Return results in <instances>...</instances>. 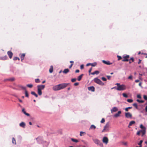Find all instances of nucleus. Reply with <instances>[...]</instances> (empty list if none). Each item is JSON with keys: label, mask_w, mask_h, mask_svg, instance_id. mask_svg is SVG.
<instances>
[{"label": "nucleus", "mask_w": 147, "mask_h": 147, "mask_svg": "<svg viewBox=\"0 0 147 147\" xmlns=\"http://www.w3.org/2000/svg\"><path fill=\"white\" fill-rule=\"evenodd\" d=\"M127 101L129 102V103H131V102H132L133 101V100H132V99H128L127 100Z\"/></svg>", "instance_id": "obj_39"}, {"label": "nucleus", "mask_w": 147, "mask_h": 147, "mask_svg": "<svg viewBox=\"0 0 147 147\" xmlns=\"http://www.w3.org/2000/svg\"><path fill=\"white\" fill-rule=\"evenodd\" d=\"M132 77L131 76H130L128 77V79L130 80H132Z\"/></svg>", "instance_id": "obj_51"}, {"label": "nucleus", "mask_w": 147, "mask_h": 147, "mask_svg": "<svg viewBox=\"0 0 147 147\" xmlns=\"http://www.w3.org/2000/svg\"><path fill=\"white\" fill-rule=\"evenodd\" d=\"M132 108V107H128L126 108L125 109V110L126 111H128L129 109H131Z\"/></svg>", "instance_id": "obj_33"}, {"label": "nucleus", "mask_w": 147, "mask_h": 147, "mask_svg": "<svg viewBox=\"0 0 147 147\" xmlns=\"http://www.w3.org/2000/svg\"><path fill=\"white\" fill-rule=\"evenodd\" d=\"M25 55V53H23L21 55V58L22 61L24 59Z\"/></svg>", "instance_id": "obj_26"}, {"label": "nucleus", "mask_w": 147, "mask_h": 147, "mask_svg": "<svg viewBox=\"0 0 147 147\" xmlns=\"http://www.w3.org/2000/svg\"><path fill=\"white\" fill-rule=\"evenodd\" d=\"M121 111H119L117 113L115 114L114 115L115 117H117L119 116L120 115L121 113Z\"/></svg>", "instance_id": "obj_18"}, {"label": "nucleus", "mask_w": 147, "mask_h": 147, "mask_svg": "<svg viewBox=\"0 0 147 147\" xmlns=\"http://www.w3.org/2000/svg\"><path fill=\"white\" fill-rule=\"evenodd\" d=\"M26 124L25 123L23 122H22L20 123L19 124V125L20 127H21L23 128H24L26 126Z\"/></svg>", "instance_id": "obj_13"}, {"label": "nucleus", "mask_w": 147, "mask_h": 147, "mask_svg": "<svg viewBox=\"0 0 147 147\" xmlns=\"http://www.w3.org/2000/svg\"><path fill=\"white\" fill-rule=\"evenodd\" d=\"M107 77L108 78V79L109 80H110V78L111 77V76H107Z\"/></svg>", "instance_id": "obj_52"}, {"label": "nucleus", "mask_w": 147, "mask_h": 147, "mask_svg": "<svg viewBox=\"0 0 147 147\" xmlns=\"http://www.w3.org/2000/svg\"><path fill=\"white\" fill-rule=\"evenodd\" d=\"M122 94L123 96L124 97L127 98L128 97L127 95L125 93H123Z\"/></svg>", "instance_id": "obj_36"}, {"label": "nucleus", "mask_w": 147, "mask_h": 147, "mask_svg": "<svg viewBox=\"0 0 147 147\" xmlns=\"http://www.w3.org/2000/svg\"><path fill=\"white\" fill-rule=\"evenodd\" d=\"M73 65V64H71V65H70L69 66V68H71V67H72Z\"/></svg>", "instance_id": "obj_62"}, {"label": "nucleus", "mask_w": 147, "mask_h": 147, "mask_svg": "<svg viewBox=\"0 0 147 147\" xmlns=\"http://www.w3.org/2000/svg\"><path fill=\"white\" fill-rule=\"evenodd\" d=\"M91 63H88L87 64L86 66H88L89 65H91Z\"/></svg>", "instance_id": "obj_59"}, {"label": "nucleus", "mask_w": 147, "mask_h": 147, "mask_svg": "<svg viewBox=\"0 0 147 147\" xmlns=\"http://www.w3.org/2000/svg\"><path fill=\"white\" fill-rule=\"evenodd\" d=\"M40 81L39 79H35V82L36 83H39L40 82Z\"/></svg>", "instance_id": "obj_41"}, {"label": "nucleus", "mask_w": 147, "mask_h": 147, "mask_svg": "<svg viewBox=\"0 0 147 147\" xmlns=\"http://www.w3.org/2000/svg\"><path fill=\"white\" fill-rule=\"evenodd\" d=\"M135 122L134 121H130L129 124V126H131L132 125L134 124Z\"/></svg>", "instance_id": "obj_30"}, {"label": "nucleus", "mask_w": 147, "mask_h": 147, "mask_svg": "<svg viewBox=\"0 0 147 147\" xmlns=\"http://www.w3.org/2000/svg\"><path fill=\"white\" fill-rule=\"evenodd\" d=\"M105 121V119L104 118H102V120L100 121V123H104Z\"/></svg>", "instance_id": "obj_37"}, {"label": "nucleus", "mask_w": 147, "mask_h": 147, "mask_svg": "<svg viewBox=\"0 0 147 147\" xmlns=\"http://www.w3.org/2000/svg\"><path fill=\"white\" fill-rule=\"evenodd\" d=\"M7 55H5L3 57H0V59H1L3 60H5L7 59Z\"/></svg>", "instance_id": "obj_20"}, {"label": "nucleus", "mask_w": 147, "mask_h": 147, "mask_svg": "<svg viewBox=\"0 0 147 147\" xmlns=\"http://www.w3.org/2000/svg\"><path fill=\"white\" fill-rule=\"evenodd\" d=\"M102 141L104 143L107 144L109 140L107 137H104L103 138Z\"/></svg>", "instance_id": "obj_7"}, {"label": "nucleus", "mask_w": 147, "mask_h": 147, "mask_svg": "<svg viewBox=\"0 0 147 147\" xmlns=\"http://www.w3.org/2000/svg\"><path fill=\"white\" fill-rule=\"evenodd\" d=\"M145 109L146 111L147 112V105L146 106V107L145 108Z\"/></svg>", "instance_id": "obj_64"}, {"label": "nucleus", "mask_w": 147, "mask_h": 147, "mask_svg": "<svg viewBox=\"0 0 147 147\" xmlns=\"http://www.w3.org/2000/svg\"><path fill=\"white\" fill-rule=\"evenodd\" d=\"M7 54L9 56V58L11 59L12 57L13 54L10 51H8L7 52Z\"/></svg>", "instance_id": "obj_15"}, {"label": "nucleus", "mask_w": 147, "mask_h": 147, "mask_svg": "<svg viewBox=\"0 0 147 147\" xmlns=\"http://www.w3.org/2000/svg\"><path fill=\"white\" fill-rule=\"evenodd\" d=\"M115 85H117L116 90L118 91L124 90L126 89V86L124 84L120 85V83H117Z\"/></svg>", "instance_id": "obj_3"}, {"label": "nucleus", "mask_w": 147, "mask_h": 147, "mask_svg": "<svg viewBox=\"0 0 147 147\" xmlns=\"http://www.w3.org/2000/svg\"><path fill=\"white\" fill-rule=\"evenodd\" d=\"M37 142L39 144H42L43 147H47L49 144V143L46 141L43 140V138L42 137H39L36 138Z\"/></svg>", "instance_id": "obj_2"}, {"label": "nucleus", "mask_w": 147, "mask_h": 147, "mask_svg": "<svg viewBox=\"0 0 147 147\" xmlns=\"http://www.w3.org/2000/svg\"><path fill=\"white\" fill-rule=\"evenodd\" d=\"M71 140L72 141L75 143H77L78 142V140L74 138H71Z\"/></svg>", "instance_id": "obj_25"}, {"label": "nucleus", "mask_w": 147, "mask_h": 147, "mask_svg": "<svg viewBox=\"0 0 147 147\" xmlns=\"http://www.w3.org/2000/svg\"><path fill=\"white\" fill-rule=\"evenodd\" d=\"M80 68L81 69H83V64H82L80 66Z\"/></svg>", "instance_id": "obj_63"}, {"label": "nucleus", "mask_w": 147, "mask_h": 147, "mask_svg": "<svg viewBox=\"0 0 147 147\" xmlns=\"http://www.w3.org/2000/svg\"><path fill=\"white\" fill-rule=\"evenodd\" d=\"M117 57L118 58V60H119L121 59L122 57L121 56L119 55H117Z\"/></svg>", "instance_id": "obj_46"}, {"label": "nucleus", "mask_w": 147, "mask_h": 147, "mask_svg": "<svg viewBox=\"0 0 147 147\" xmlns=\"http://www.w3.org/2000/svg\"><path fill=\"white\" fill-rule=\"evenodd\" d=\"M140 127L142 129V130H145V133L146 132V128L144 127L142 124H141L140 125Z\"/></svg>", "instance_id": "obj_21"}, {"label": "nucleus", "mask_w": 147, "mask_h": 147, "mask_svg": "<svg viewBox=\"0 0 147 147\" xmlns=\"http://www.w3.org/2000/svg\"><path fill=\"white\" fill-rule=\"evenodd\" d=\"M143 142V141L141 140L138 144L140 146H142V144Z\"/></svg>", "instance_id": "obj_43"}, {"label": "nucleus", "mask_w": 147, "mask_h": 147, "mask_svg": "<svg viewBox=\"0 0 147 147\" xmlns=\"http://www.w3.org/2000/svg\"><path fill=\"white\" fill-rule=\"evenodd\" d=\"M92 69V67H91L90 69L89 70V74H91V71Z\"/></svg>", "instance_id": "obj_50"}, {"label": "nucleus", "mask_w": 147, "mask_h": 147, "mask_svg": "<svg viewBox=\"0 0 147 147\" xmlns=\"http://www.w3.org/2000/svg\"><path fill=\"white\" fill-rule=\"evenodd\" d=\"M102 62L104 64L107 65H110L112 64V63H110L109 61H105L103 60L102 61Z\"/></svg>", "instance_id": "obj_14"}, {"label": "nucleus", "mask_w": 147, "mask_h": 147, "mask_svg": "<svg viewBox=\"0 0 147 147\" xmlns=\"http://www.w3.org/2000/svg\"><path fill=\"white\" fill-rule=\"evenodd\" d=\"M130 60H131L132 61V62H134V58L133 57H131L130 58Z\"/></svg>", "instance_id": "obj_54"}, {"label": "nucleus", "mask_w": 147, "mask_h": 147, "mask_svg": "<svg viewBox=\"0 0 147 147\" xmlns=\"http://www.w3.org/2000/svg\"><path fill=\"white\" fill-rule=\"evenodd\" d=\"M140 133H142V136H143L146 133H145V130H141L137 132V134L138 135H140Z\"/></svg>", "instance_id": "obj_8"}, {"label": "nucleus", "mask_w": 147, "mask_h": 147, "mask_svg": "<svg viewBox=\"0 0 147 147\" xmlns=\"http://www.w3.org/2000/svg\"><path fill=\"white\" fill-rule=\"evenodd\" d=\"M118 110V109L117 107H114L111 110V113H113L114 112H116Z\"/></svg>", "instance_id": "obj_16"}, {"label": "nucleus", "mask_w": 147, "mask_h": 147, "mask_svg": "<svg viewBox=\"0 0 147 147\" xmlns=\"http://www.w3.org/2000/svg\"><path fill=\"white\" fill-rule=\"evenodd\" d=\"M38 93L39 95H41L42 94L41 90H38Z\"/></svg>", "instance_id": "obj_32"}, {"label": "nucleus", "mask_w": 147, "mask_h": 147, "mask_svg": "<svg viewBox=\"0 0 147 147\" xmlns=\"http://www.w3.org/2000/svg\"><path fill=\"white\" fill-rule=\"evenodd\" d=\"M143 98L145 100H147V96H146V95H144Z\"/></svg>", "instance_id": "obj_48"}, {"label": "nucleus", "mask_w": 147, "mask_h": 147, "mask_svg": "<svg viewBox=\"0 0 147 147\" xmlns=\"http://www.w3.org/2000/svg\"><path fill=\"white\" fill-rule=\"evenodd\" d=\"M53 71V67L51 65V66L49 70V71L50 73H52Z\"/></svg>", "instance_id": "obj_27"}, {"label": "nucleus", "mask_w": 147, "mask_h": 147, "mask_svg": "<svg viewBox=\"0 0 147 147\" xmlns=\"http://www.w3.org/2000/svg\"><path fill=\"white\" fill-rule=\"evenodd\" d=\"M125 117L127 118H131L132 116V115L129 112L126 113L125 114Z\"/></svg>", "instance_id": "obj_10"}, {"label": "nucleus", "mask_w": 147, "mask_h": 147, "mask_svg": "<svg viewBox=\"0 0 147 147\" xmlns=\"http://www.w3.org/2000/svg\"><path fill=\"white\" fill-rule=\"evenodd\" d=\"M91 65L93 67L96 66L97 65L96 63L95 62L93 63H91Z\"/></svg>", "instance_id": "obj_35"}, {"label": "nucleus", "mask_w": 147, "mask_h": 147, "mask_svg": "<svg viewBox=\"0 0 147 147\" xmlns=\"http://www.w3.org/2000/svg\"><path fill=\"white\" fill-rule=\"evenodd\" d=\"M69 71V70L68 69H65L63 71V73L65 74H67Z\"/></svg>", "instance_id": "obj_24"}, {"label": "nucleus", "mask_w": 147, "mask_h": 147, "mask_svg": "<svg viewBox=\"0 0 147 147\" xmlns=\"http://www.w3.org/2000/svg\"><path fill=\"white\" fill-rule=\"evenodd\" d=\"M25 96L26 97H28V92L26 90H25Z\"/></svg>", "instance_id": "obj_38"}, {"label": "nucleus", "mask_w": 147, "mask_h": 147, "mask_svg": "<svg viewBox=\"0 0 147 147\" xmlns=\"http://www.w3.org/2000/svg\"><path fill=\"white\" fill-rule=\"evenodd\" d=\"M94 82L96 83L101 86L104 85V83L102 82L100 79L97 78H94L93 80Z\"/></svg>", "instance_id": "obj_5"}, {"label": "nucleus", "mask_w": 147, "mask_h": 147, "mask_svg": "<svg viewBox=\"0 0 147 147\" xmlns=\"http://www.w3.org/2000/svg\"><path fill=\"white\" fill-rule=\"evenodd\" d=\"M76 78H72L71 79V82H73L76 81Z\"/></svg>", "instance_id": "obj_45"}, {"label": "nucleus", "mask_w": 147, "mask_h": 147, "mask_svg": "<svg viewBox=\"0 0 147 147\" xmlns=\"http://www.w3.org/2000/svg\"><path fill=\"white\" fill-rule=\"evenodd\" d=\"M31 94L35 96L36 97H38V95L36 94L34 92H31Z\"/></svg>", "instance_id": "obj_29"}, {"label": "nucleus", "mask_w": 147, "mask_h": 147, "mask_svg": "<svg viewBox=\"0 0 147 147\" xmlns=\"http://www.w3.org/2000/svg\"><path fill=\"white\" fill-rule=\"evenodd\" d=\"M99 72L98 71H96L93 72L91 73V74L92 75L98 74H99Z\"/></svg>", "instance_id": "obj_23"}, {"label": "nucleus", "mask_w": 147, "mask_h": 147, "mask_svg": "<svg viewBox=\"0 0 147 147\" xmlns=\"http://www.w3.org/2000/svg\"><path fill=\"white\" fill-rule=\"evenodd\" d=\"M137 97L138 98H141V96L140 95H137Z\"/></svg>", "instance_id": "obj_55"}, {"label": "nucleus", "mask_w": 147, "mask_h": 147, "mask_svg": "<svg viewBox=\"0 0 147 147\" xmlns=\"http://www.w3.org/2000/svg\"><path fill=\"white\" fill-rule=\"evenodd\" d=\"M129 57V56L128 55H127L125 56H123V59L122 60V61L123 62L128 61L129 60L128 58Z\"/></svg>", "instance_id": "obj_6"}, {"label": "nucleus", "mask_w": 147, "mask_h": 147, "mask_svg": "<svg viewBox=\"0 0 147 147\" xmlns=\"http://www.w3.org/2000/svg\"><path fill=\"white\" fill-rule=\"evenodd\" d=\"M22 112L25 115H26L28 117H29L30 116V115L29 114L27 113L25 111V109L24 108H23L22 109Z\"/></svg>", "instance_id": "obj_12"}, {"label": "nucleus", "mask_w": 147, "mask_h": 147, "mask_svg": "<svg viewBox=\"0 0 147 147\" xmlns=\"http://www.w3.org/2000/svg\"><path fill=\"white\" fill-rule=\"evenodd\" d=\"M20 59L17 57H15L13 58V60L14 61H16L17 60H20Z\"/></svg>", "instance_id": "obj_34"}, {"label": "nucleus", "mask_w": 147, "mask_h": 147, "mask_svg": "<svg viewBox=\"0 0 147 147\" xmlns=\"http://www.w3.org/2000/svg\"><path fill=\"white\" fill-rule=\"evenodd\" d=\"M137 101L140 103H143L144 101L142 100H140L139 99H137Z\"/></svg>", "instance_id": "obj_44"}, {"label": "nucleus", "mask_w": 147, "mask_h": 147, "mask_svg": "<svg viewBox=\"0 0 147 147\" xmlns=\"http://www.w3.org/2000/svg\"><path fill=\"white\" fill-rule=\"evenodd\" d=\"M79 83L78 82H76L74 84V85L75 86H77L78 85Z\"/></svg>", "instance_id": "obj_53"}, {"label": "nucleus", "mask_w": 147, "mask_h": 147, "mask_svg": "<svg viewBox=\"0 0 147 147\" xmlns=\"http://www.w3.org/2000/svg\"><path fill=\"white\" fill-rule=\"evenodd\" d=\"M80 71L79 69H77L76 71H75V72L76 73H78Z\"/></svg>", "instance_id": "obj_57"}, {"label": "nucleus", "mask_w": 147, "mask_h": 147, "mask_svg": "<svg viewBox=\"0 0 147 147\" xmlns=\"http://www.w3.org/2000/svg\"><path fill=\"white\" fill-rule=\"evenodd\" d=\"M82 76L83 74H82L78 77L77 79L79 81H80L81 80Z\"/></svg>", "instance_id": "obj_28"}, {"label": "nucleus", "mask_w": 147, "mask_h": 147, "mask_svg": "<svg viewBox=\"0 0 147 147\" xmlns=\"http://www.w3.org/2000/svg\"><path fill=\"white\" fill-rule=\"evenodd\" d=\"M68 83H62L57 85L54 86L53 87V89L55 91L60 90L66 87L69 84Z\"/></svg>", "instance_id": "obj_1"}, {"label": "nucleus", "mask_w": 147, "mask_h": 147, "mask_svg": "<svg viewBox=\"0 0 147 147\" xmlns=\"http://www.w3.org/2000/svg\"><path fill=\"white\" fill-rule=\"evenodd\" d=\"M139 85L141 87L142 86V83L141 82H140V83L139 84Z\"/></svg>", "instance_id": "obj_60"}, {"label": "nucleus", "mask_w": 147, "mask_h": 147, "mask_svg": "<svg viewBox=\"0 0 147 147\" xmlns=\"http://www.w3.org/2000/svg\"><path fill=\"white\" fill-rule=\"evenodd\" d=\"M141 60L140 59H139V61H138V64H140L141 63Z\"/></svg>", "instance_id": "obj_58"}, {"label": "nucleus", "mask_w": 147, "mask_h": 147, "mask_svg": "<svg viewBox=\"0 0 147 147\" xmlns=\"http://www.w3.org/2000/svg\"><path fill=\"white\" fill-rule=\"evenodd\" d=\"M18 99L19 101L20 102H22V101L21 100V99H20L19 98H18Z\"/></svg>", "instance_id": "obj_61"}, {"label": "nucleus", "mask_w": 147, "mask_h": 147, "mask_svg": "<svg viewBox=\"0 0 147 147\" xmlns=\"http://www.w3.org/2000/svg\"><path fill=\"white\" fill-rule=\"evenodd\" d=\"M133 105L136 108H137V105L136 103H135L133 104Z\"/></svg>", "instance_id": "obj_49"}, {"label": "nucleus", "mask_w": 147, "mask_h": 147, "mask_svg": "<svg viewBox=\"0 0 147 147\" xmlns=\"http://www.w3.org/2000/svg\"><path fill=\"white\" fill-rule=\"evenodd\" d=\"M20 87L21 88H22V89L26 90V87H25L23 86H20Z\"/></svg>", "instance_id": "obj_40"}, {"label": "nucleus", "mask_w": 147, "mask_h": 147, "mask_svg": "<svg viewBox=\"0 0 147 147\" xmlns=\"http://www.w3.org/2000/svg\"><path fill=\"white\" fill-rule=\"evenodd\" d=\"M101 79L103 81H107V80L106 78H105L104 77H102L101 78Z\"/></svg>", "instance_id": "obj_47"}, {"label": "nucleus", "mask_w": 147, "mask_h": 147, "mask_svg": "<svg viewBox=\"0 0 147 147\" xmlns=\"http://www.w3.org/2000/svg\"><path fill=\"white\" fill-rule=\"evenodd\" d=\"M27 86L29 88H31L32 87L33 85L32 84H28L27 85Z\"/></svg>", "instance_id": "obj_42"}, {"label": "nucleus", "mask_w": 147, "mask_h": 147, "mask_svg": "<svg viewBox=\"0 0 147 147\" xmlns=\"http://www.w3.org/2000/svg\"><path fill=\"white\" fill-rule=\"evenodd\" d=\"M92 140L94 142L95 144L98 145L100 144V141L98 139H93Z\"/></svg>", "instance_id": "obj_11"}, {"label": "nucleus", "mask_w": 147, "mask_h": 147, "mask_svg": "<svg viewBox=\"0 0 147 147\" xmlns=\"http://www.w3.org/2000/svg\"><path fill=\"white\" fill-rule=\"evenodd\" d=\"M96 128V127L94 125H91L89 128L90 129H94Z\"/></svg>", "instance_id": "obj_22"}, {"label": "nucleus", "mask_w": 147, "mask_h": 147, "mask_svg": "<svg viewBox=\"0 0 147 147\" xmlns=\"http://www.w3.org/2000/svg\"><path fill=\"white\" fill-rule=\"evenodd\" d=\"M15 80L14 78L13 77L9 78L6 79L4 80V81H13Z\"/></svg>", "instance_id": "obj_17"}, {"label": "nucleus", "mask_w": 147, "mask_h": 147, "mask_svg": "<svg viewBox=\"0 0 147 147\" xmlns=\"http://www.w3.org/2000/svg\"><path fill=\"white\" fill-rule=\"evenodd\" d=\"M110 124L109 122H107L104 126V129L102 131V132L108 131L109 130V128L110 127Z\"/></svg>", "instance_id": "obj_4"}, {"label": "nucleus", "mask_w": 147, "mask_h": 147, "mask_svg": "<svg viewBox=\"0 0 147 147\" xmlns=\"http://www.w3.org/2000/svg\"><path fill=\"white\" fill-rule=\"evenodd\" d=\"M12 142L13 144H16V142L15 139L14 138H13L12 140Z\"/></svg>", "instance_id": "obj_31"}, {"label": "nucleus", "mask_w": 147, "mask_h": 147, "mask_svg": "<svg viewBox=\"0 0 147 147\" xmlns=\"http://www.w3.org/2000/svg\"><path fill=\"white\" fill-rule=\"evenodd\" d=\"M88 89L89 90L91 91L92 92H94L95 90V88L93 86H90L88 87Z\"/></svg>", "instance_id": "obj_19"}, {"label": "nucleus", "mask_w": 147, "mask_h": 147, "mask_svg": "<svg viewBox=\"0 0 147 147\" xmlns=\"http://www.w3.org/2000/svg\"><path fill=\"white\" fill-rule=\"evenodd\" d=\"M38 90H41L45 88L44 85H38L37 86Z\"/></svg>", "instance_id": "obj_9"}, {"label": "nucleus", "mask_w": 147, "mask_h": 147, "mask_svg": "<svg viewBox=\"0 0 147 147\" xmlns=\"http://www.w3.org/2000/svg\"><path fill=\"white\" fill-rule=\"evenodd\" d=\"M80 135L81 136H82V135H83V131H81L80 132Z\"/></svg>", "instance_id": "obj_56"}]
</instances>
